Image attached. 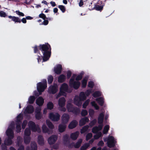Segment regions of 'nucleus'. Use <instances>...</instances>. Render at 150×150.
<instances>
[{"label": "nucleus", "mask_w": 150, "mask_h": 150, "mask_svg": "<svg viewBox=\"0 0 150 150\" xmlns=\"http://www.w3.org/2000/svg\"><path fill=\"white\" fill-rule=\"evenodd\" d=\"M67 79H69L70 78L71 75L72 73L71 71L69 70L67 71Z\"/></svg>", "instance_id": "obj_59"}, {"label": "nucleus", "mask_w": 150, "mask_h": 150, "mask_svg": "<svg viewBox=\"0 0 150 150\" xmlns=\"http://www.w3.org/2000/svg\"><path fill=\"white\" fill-rule=\"evenodd\" d=\"M46 124L48 127L51 129H53L54 126L52 122L49 120H46Z\"/></svg>", "instance_id": "obj_36"}, {"label": "nucleus", "mask_w": 150, "mask_h": 150, "mask_svg": "<svg viewBox=\"0 0 150 150\" xmlns=\"http://www.w3.org/2000/svg\"><path fill=\"white\" fill-rule=\"evenodd\" d=\"M69 119V115L67 113L64 114L62 117V123L66 124L68 122Z\"/></svg>", "instance_id": "obj_12"}, {"label": "nucleus", "mask_w": 150, "mask_h": 150, "mask_svg": "<svg viewBox=\"0 0 150 150\" xmlns=\"http://www.w3.org/2000/svg\"><path fill=\"white\" fill-rule=\"evenodd\" d=\"M47 87V80L46 79H44L42 82H40L37 84V89L40 94H41Z\"/></svg>", "instance_id": "obj_2"}, {"label": "nucleus", "mask_w": 150, "mask_h": 150, "mask_svg": "<svg viewBox=\"0 0 150 150\" xmlns=\"http://www.w3.org/2000/svg\"><path fill=\"white\" fill-rule=\"evenodd\" d=\"M101 93L99 91H96L93 94V96L94 98H96L101 96Z\"/></svg>", "instance_id": "obj_46"}, {"label": "nucleus", "mask_w": 150, "mask_h": 150, "mask_svg": "<svg viewBox=\"0 0 150 150\" xmlns=\"http://www.w3.org/2000/svg\"><path fill=\"white\" fill-rule=\"evenodd\" d=\"M78 124V122L76 120H73L69 124L68 127L70 129H73L76 127Z\"/></svg>", "instance_id": "obj_17"}, {"label": "nucleus", "mask_w": 150, "mask_h": 150, "mask_svg": "<svg viewBox=\"0 0 150 150\" xmlns=\"http://www.w3.org/2000/svg\"><path fill=\"white\" fill-rule=\"evenodd\" d=\"M89 127V126L88 125H86L83 126L81 129L80 133L82 134L84 133L87 131Z\"/></svg>", "instance_id": "obj_32"}, {"label": "nucleus", "mask_w": 150, "mask_h": 150, "mask_svg": "<svg viewBox=\"0 0 150 150\" xmlns=\"http://www.w3.org/2000/svg\"><path fill=\"white\" fill-rule=\"evenodd\" d=\"M30 147L31 148V150H37V145L35 143H31Z\"/></svg>", "instance_id": "obj_42"}, {"label": "nucleus", "mask_w": 150, "mask_h": 150, "mask_svg": "<svg viewBox=\"0 0 150 150\" xmlns=\"http://www.w3.org/2000/svg\"><path fill=\"white\" fill-rule=\"evenodd\" d=\"M68 89V86L67 84L66 83H63L61 86L60 91L57 96L59 97L62 95H63V94L65 93V92H67Z\"/></svg>", "instance_id": "obj_4"}, {"label": "nucleus", "mask_w": 150, "mask_h": 150, "mask_svg": "<svg viewBox=\"0 0 150 150\" xmlns=\"http://www.w3.org/2000/svg\"><path fill=\"white\" fill-rule=\"evenodd\" d=\"M81 114L82 116H85L88 114V112L86 110H83L81 111Z\"/></svg>", "instance_id": "obj_55"}, {"label": "nucleus", "mask_w": 150, "mask_h": 150, "mask_svg": "<svg viewBox=\"0 0 150 150\" xmlns=\"http://www.w3.org/2000/svg\"><path fill=\"white\" fill-rule=\"evenodd\" d=\"M42 132L44 133H47L49 130L45 124H43L42 126Z\"/></svg>", "instance_id": "obj_43"}, {"label": "nucleus", "mask_w": 150, "mask_h": 150, "mask_svg": "<svg viewBox=\"0 0 150 150\" xmlns=\"http://www.w3.org/2000/svg\"><path fill=\"white\" fill-rule=\"evenodd\" d=\"M6 134L8 137H11V138H13L14 134L12 129L8 128L7 129L6 131Z\"/></svg>", "instance_id": "obj_18"}, {"label": "nucleus", "mask_w": 150, "mask_h": 150, "mask_svg": "<svg viewBox=\"0 0 150 150\" xmlns=\"http://www.w3.org/2000/svg\"><path fill=\"white\" fill-rule=\"evenodd\" d=\"M6 13L3 11H0V16L1 17H5L6 16Z\"/></svg>", "instance_id": "obj_60"}, {"label": "nucleus", "mask_w": 150, "mask_h": 150, "mask_svg": "<svg viewBox=\"0 0 150 150\" xmlns=\"http://www.w3.org/2000/svg\"><path fill=\"white\" fill-rule=\"evenodd\" d=\"M47 107L48 109L51 110L53 108L54 104L52 102H49L47 103Z\"/></svg>", "instance_id": "obj_39"}, {"label": "nucleus", "mask_w": 150, "mask_h": 150, "mask_svg": "<svg viewBox=\"0 0 150 150\" xmlns=\"http://www.w3.org/2000/svg\"><path fill=\"white\" fill-rule=\"evenodd\" d=\"M42 117V115L41 113H35V117L37 120H40Z\"/></svg>", "instance_id": "obj_51"}, {"label": "nucleus", "mask_w": 150, "mask_h": 150, "mask_svg": "<svg viewBox=\"0 0 150 150\" xmlns=\"http://www.w3.org/2000/svg\"><path fill=\"white\" fill-rule=\"evenodd\" d=\"M80 110L79 108L77 107H74L73 109V111H71V112L76 115H77L80 113Z\"/></svg>", "instance_id": "obj_37"}, {"label": "nucleus", "mask_w": 150, "mask_h": 150, "mask_svg": "<svg viewBox=\"0 0 150 150\" xmlns=\"http://www.w3.org/2000/svg\"><path fill=\"white\" fill-rule=\"evenodd\" d=\"M34 52L36 53L39 52L40 50L43 53V62H46L48 60L51 55V48L50 45L48 43L45 44H40L38 46L35 45L34 47Z\"/></svg>", "instance_id": "obj_1"}, {"label": "nucleus", "mask_w": 150, "mask_h": 150, "mask_svg": "<svg viewBox=\"0 0 150 150\" xmlns=\"http://www.w3.org/2000/svg\"><path fill=\"white\" fill-rule=\"evenodd\" d=\"M44 102V99L42 97H39L36 101V104L39 106H42Z\"/></svg>", "instance_id": "obj_19"}, {"label": "nucleus", "mask_w": 150, "mask_h": 150, "mask_svg": "<svg viewBox=\"0 0 150 150\" xmlns=\"http://www.w3.org/2000/svg\"><path fill=\"white\" fill-rule=\"evenodd\" d=\"M96 122L97 120L96 119H94L90 122L89 125L90 126L92 127L96 124Z\"/></svg>", "instance_id": "obj_57"}, {"label": "nucleus", "mask_w": 150, "mask_h": 150, "mask_svg": "<svg viewBox=\"0 0 150 150\" xmlns=\"http://www.w3.org/2000/svg\"><path fill=\"white\" fill-rule=\"evenodd\" d=\"M65 124L62 123L59 125L58 130L60 132L62 133L65 130L66 128V125Z\"/></svg>", "instance_id": "obj_20"}, {"label": "nucleus", "mask_w": 150, "mask_h": 150, "mask_svg": "<svg viewBox=\"0 0 150 150\" xmlns=\"http://www.w3.org/2000/svg\"><path fill=\"white\" fill-rule=\"evenodd\" d=\"M74 107L73 105L71 103H68L67 105V108L69 112H71L72 111Z\"/></svg>", "instance_id": "obj_27"}, {"label": "nucleus", "mask_w": 150, "mask_h": 150, "mask_svg": "<svg viewBox=\"0 0 150 150\" xmlns=\"http://www.w3.org/2000/svg\"><path fill=\"white\" fill-rule=\"evenodd\" d=\"M78 97L82 101L85 100L86 99V96L85 93L83 92H81L80 93L79 96Z\"/></svg>", "instance_id": "obj_29"}, {"label": "nucleus", "mask_w": 150, "mask_h": 150, "mask_svg": "<svg viewBox=\"0 0 150 150\" xmlns=\"http://www.w3.org/2000/svg\"><path fill=\"white\" fill-rule=\"evenodd\" d=\"M28 125L33 132H35L37 131L38 127L36 126L35 123L31 121H29Z\"/></svg>", "instance_id": "obj_9"}, {"label": "nucleus", "mask_w": 150, "mask_h": 150, "mask_svg": "<svg viewBox=\"0 0 150 150\" xmlns=\"http://www.w3.org/2000/svg\"><path fill=\"white\" fill-rule=\"evenodd\" d=\"M58 90V85L57 84L54 83L49 87L48 91L49 93L54 94L57 92Z\"/></svg>", "instance_id": "obj_5"}, {"label": "nucleus", "mask_w": 150, "mask_h": 150, "mask_svg": "<svg viewBox=\"0 0 150 150\" xmlns=\"http://www.w3.org/2000/svg\"><path fill=\"white\" fill-rule=\"evenodd\" d=\"M115 144L114 137L112 136L109 137L107 142V145L109 148L114 147Z\"/></svg>", "instance_id": "obj_7"}, {"label": "nucleus", "mask_w": 150, "mask_h": 150, "mask_svg": "<svg viewBox=\"0 0 150 150\" xmlns=\"http://www.w3.org/2000/svg\"><path fill=\"white\" fill-rule=\"evenodd\" d=\"M23 118V115L22 114L20 113L17 117V120L16 122L21 123V120Z\"/></svg>", "instance_id": "obj_35"}, {"label": "nucleus", "mask_w": 150, "mask_h": 150, "mask_svg": "<svg viewBox=\"0 0 150 150\" xmlns=\"http://www.w3.org/2000/svg\"><path fill=\"white\" fill-rule=\"evenodd\" d=\"M104 143L102 140L100 141L97 144L98 146H102L104 145Z\"/></svg>", "instance_id": "obj_63"}, {"label": "nucleus", "mask_w": 150, "mask_h": 150, "mask_svg": "<svg viewBox=\"0 0 150 150\" xmlns=\"http://www.w3.org/2000/svg\"><path fill=\"white\" fill-rule=\"evenodd\" d=\"M24 134L25 136H29L31 134L30 129L28 128H26L25 130Z\"/></svg>", "instance_id": "obj_41"}, {"label": "nucleus", "mask_w": 150, "mask_h": 150, "mask_svg": "<svg viewBox=\"0 0 150 150\" xmlns=\"http://www.w3.org/2000/svg\"><path fill=\"white\" fill-rule=\"evenodd\" d=\"M89 146V143H86L81 146L80 150H86Z\"/></svg>", "instance_id": "obj_33"}, {"label": "nucleus", "mask_w": 150, "mask_h": 150, "mask_svg": "<svg viewBox=\"0 0 150 150\" xmlns=\"http://www.w3.org/2000/svg\"><path fill=\"white\" fill-rule=\"evenodd\" d=\"M81 85L80 82L79 81H75L74 78H71L69 81V86L75 89H78Z\"/></svg>", "instance_id": "obj_3"}, {"label": "nucleus", "mask_w": 150, "mask_h": 150, "mask_svg": "<svg viewBox=\"0 0 150 150\" xmlns=\"http://www.w3.org/2000/svg\"><path fill=\"white\" fill-rule=\"evenodd\" d=\"M89 102L90 100L89 99L85 101L83 105V108H86L87 106L88 105Z\"/></svg>", "instance_id": "obj_48"}, {"label": "nucleus", "mask_w": 150, "mask_h": 150, "mask_svg": "<svg viewBox=\"0 0 150 150\" xmlns=\"http://www.w3.org/2000/svg\"><path fill=\"white\" fill-rule=\"evenodd\" d=\"M82 142V139H79L75 144L74 143L75 148L77 149L79 148L81 146Z\"/></svg>", "instance_id": "obj_31"}, {"label": "nucleus", "mask_w": 150, "mask_h": 150, "mask_svg": "<svg viewBox=\"0 0 150 150\" xmlns=\"http://www.w3.org/2000/svg\"><path fill=\"white\" fill-rule=\"evenodd\" d=\"M109 125H106L104 127L103 130V133L104 134H106L108 132L109 130Z\"/></svg>", "instance_id": "obj_47"}, {"label": "nucleus", "mask_w": 150, "mask_h": 150, "mask_svg": "<svg viewBox=\"0 0 150 150\" xmlns=\"http://www.w3.org/2000/svg\"><path fill=\"white\" fill-rule=\"evenodd\" d=\"M68 147L70 148H72L73 147L75 148L74 143L73 142L71 143H69L68 145Z\"/></svg>", "instance_id": "obj_64"}, {"label": "nucleus", "mask_w": 150, "mask_h": 150, "mask_svg": "<svg viewBox=\"0 0 150 150\" xmlns=\"http://www.w3.org/2000/svg\"><path fill=\"white\" fill-rule=\"evenodd\" d=\"M66 100L64 97L60 98L58 100V104L59 107H64L65 104Z\"/></svg>", "instance_id": "obj_16"}, {"label": "nucleus", "mask_w": 150, "mask_h": 150, "mask_svg": "<svg viewBox=\"0 0 150 150\" xmlns=\"http://www.w3.org/2000/svg\"><path fill=\"white\" fill-rule=\"evenodd\" d=\"M53 77L51 75H50L48 77L47 81L48 84H51L53 80Z\"/></svg>", "instance_id": "obj_45"}, {"label": "nucleus", "mask_w": 150, "mask_h": 150, "mask_svg": "<svg viewBox=\"0 0 150 150\" xmlns=\"http://www.w3.org/2000/svg\"><path fill=\"white\" fill-rule=\"evenodd\" d=\"M66 77L65 75L62 74L60 75L58 77V81L59 83H62L63 82L66 80Z\"/></svg>", "instance_id": "obj_25"}, {"label": "nucleus", "mask_w": 150, "mask_h": 150, "mask_svg": "<svg viewBox=\"0 0 150 150\" xmlns=\"http://www.w3.org/2000/svg\"><path fill=\"white\" fill-rule=\"evenodd\" d=\"M38 144L40 145H43L44 144V139L42 136L40 135L38 136Z\"/></svg>", "instance_id": "obj_23"}, {"label": "nucleus", "mask_w": 150, "mask_h": 150, "mask_svg": "<svg viewBox=\"0 0 150 150\" xmlns=\"http://www.w3.org/2000/svg\"><path fill=\"white\" fill-rule=\"evenodd\" d=\"M82 101L77 96H76L74 99V104L78 107H80L82 105L81 101Z\"/></svg>", "instance_id": "obj_11"}, {"label": "nucleus", "mask_w": 150, "mask_h": 150, "mask_svg": "<svg viewBox=\"0 0 150 150\" xmlns=\"http://www.w3.org/2000/svg\"><path fill=\"white\" fill-rule=\"evenodd\" d=\"M30 138L29 136L25 137H24V142L26 144H29L30 142Z\"/></svg>", "instance_id": "obj_44"}, {"label": "nucleus", "mask_w": 150, "mask_h": 150, "mask_svg": "<svg viewBox=\"0 0 150 150\" xmlns=\"http://www.w3.org/2000/svg\"><path fill=\"white\" fill-rule=\"evenodd\" d=\"M27 123V121L26 120H25L23 121L22 125V127L23 129L25 128Z\"/></svg>", "instance_id": "obj_58"}, {"label": "nucleus", "mask_w": 150, "mask_h": 150, "mask_svg": "<svg viewBox=\"0 0 150 150\" xmlns=\"http://www.w3.org/2000/svg\"><path fill=\"white\" fill-rule=\"evenodd\" d=\"M99 104L101 106L103 105L104 103V99L103 98L100 97L97 98L96 100Z\"/></svg>", "instance_id": "obj_28"}, {"label": "nucleus", "mask_w": 150, "mask_h": 150, "mask_svg": "<svg viewBox=\"0 0 150 150\" xmlns=\"http://www.w3.org/2000/svg\"><path fill=\"white\" fill-rule=\"evenodd\" d=\"M94 84V82L92 81H90L88 82V87L90 88H93Z\"/></svg>", "instance_id": "obj_56"}, {"label": "nucleus", "mask_w": 150, "mask_h": 150, "mask_svg": "<svg viewBox=\"0 0 150 150\" xmlns=\"http://www.w3.org/2000/svg\"><path fill=\"white\" fill-rule=\"evenodd\" d=\"M13 138H11V137H8V138L5 139L4 142L5 144L7 146H10L12 144L13 141L12 139Z\"/></svg>", "instance_id": "obj_24"}, {"label": "nucleus", "mask_w": 150, "mask_h": 150, "mask_svg": "<svg viewBox=\"0 0 150 150\" xmlns=\"http://www.w3.org/2000/svg\"><path fill=\"white\" fill-rule=\"evenodd\" d=\"M104 115L103 113L100 114L98 118V123L99 124H103V121Z\"/></svg>", "instance_id": "obj_22"}, {"label": "nucleus", "mask_w": 150, "mask_h": 150, "mask_svg": "<svg viewBox=\"0 0 150 150\" xmlns=\"http://www.w3.org/2000/svg\"><path fill=\"white\" fill-rule=\"evenodd\" d=\"M63 141L64 144H66L67 143L69 142V139L68 134H66L63 136Z\"/></svg>", "instance_id": "obj_26"}, {"label": "nucleus", "mask_w": 150, "mask_h": 150, "mask_svg": "<svg viewBox=\"0 0 150 150\" xmlns=\"http://www.w3.org/2000/svg\"><path fill=\"white\" fill-rule=\"evenodd\" d=\"M98 131H99V130L97 126L94 127L92 130V132L93 133H96Z\"/></svg>", "instance_id": "obj_54"}, {"label": "nucleus", "mask_w": 150, "mask_h": 150, "mask_svg": "<svg viewBox=\"0 0 150 150\" xmlns=\"http://www.w3.org/2000/svg\"><path fill=\"white\" fill-rule=\"evenodd\" d=\"M35 99V98L34 96H30L28 98V103L30 104H33L34 103Z\"/></svg>", "instance_id": "obj_34"}, {"label": "nucleus", "mask_w": 150, "mask_h": 150, "mask_svg": "<svg viewBox=\"0 0 150 150\" xmlns=\"http://www.w3.org/2000/svg\"><path fill=\"white\" fill-rule=\"evenodd\" d=\"M60 115L57 112L55 114L53 112H51L49 115V117L50 119L54 121H57L60 119Z\"/></svg>", "instance_id": "obj_6"}, {"label": "nucleus", "mask_w": 150, "mask_h": 150, "mask_svg": "<svg viewBox=\"0 0 150 150\" xmlns=\"http://www.w3.org/2000/svg\"><path fill=\"white\" fill-rule=\"evenodd\" d=\"M57 139V136L55 135H53L48 138V142L50 144H52L56 142Z\"/></svg>", "instance_id": "obj_10"}, {"label": "nucleus", "mask_w": 150, "mask_h": 150, "mask_svg": "<svg viewBox=\"0 0 150 150\" xmlns=\"http://www.w3.org/2000/svg\"><path fill=\"white\" fill-rule=\"evenodd\" d=\"M16 12L17 15L21 16H24L25 15L23 13L20 11H16Z\"/></svg>", "instance_id": "obj_62"}, {"label": "nucleus", "mask_w": 150, "mask_h": 150, "mask_svg": "<svg viewBox=\"0 0 150 150\" xmlns=\"http://www.w3.org/2000/svg\"><path fill=\"white\" fill-rule=\"evenodd\" d=\"M84 93L86 97H88L92 93V90L91 89H88Z\"/></svg>", "instance_id": "obj_50"}, {"label": "nucleus", "mask_w": 150, "mask_h": 150, "mask_svg": "<svg viewBox=\"0 0 150 150\" xmlns=\"http://www.w3.org/2000/svg\"><path fill=\"white\" fill-rule=\"evenodd\" d=\"M89 121L88 118L87 117H84L81 118L79 121V125L82 126L84 125L86 122H88Z\"/></svg>", "instance_id": "obj_15"}, {"label": "nucleus", "mask_w": 150, "mask_h": 150, "mask_svg": "<svg viewBox=\"0 0 150 150\" xmlns=\"http://www.w3.org/2000/svg\"><path fill=\"white\" fill-rule=\"evenodd\" d=\"M39 16L40 18H42L43 20L46 19V15L43 13L40 14Z\"/></svg>", "instance_id": "obj_61"}, {"label": "nucleus", "mask_w": 150, "mask_h": 150, "mask_svg": "<svg viewBox=\"0 0 150 150\" xmlns=\"http://www.w3.org/2000/svg\"><path fill=\"white\" fill-rule=\"evenodd\" d=\"M62 67L61 64H59L57 65L54 68V72L57 74H60L62 71Z\"/></svg>", "instance_id": "obj_14"}, {"label": "nucleus", "mask_w": 150, "mask_h": 150, "mask_svg": "<svg viewBox=\"0 0 150 150\" xmlns=\"http://www.w3.org/2000/svg\"><path fill=\"white\" fill-rule=\"evenodd\" d=\"M16 132L17 133H19L21 131V127L20 125V123L19 122H16Z\"/></svg>", "instance_id": "obj_38"}, {"label": "nucleus", "mask_w": 150, "mask_h": 150, "mask_svg": "<svg viewBox=\"0 0 150 150\" xmlns=\"http://www.w3.org/2000/svg\"><path fill=\"white\" fill-rule=\"evenodd\" d=\"M79 133L78 131H76L74 133H72L70 135L71 138L73 140H76L78 138Z\"/></svg>", "instance_id": "obj_21"}, {"label": "nucleus", "mask_w": 150, "mask_h": 150, "mask_svg": "<svg viewBox=\"0 0 150 150\" xmlns=\"http://www.w3.org/2000/svg\"><path fill=\"white\" fill-rule=\"evenodd\" d=\"M58 7L63 13H64L65 11L66 8L64 6L62 5H59L58 6Z\"/></svg>", "instance_id": "obj_52"}, {"label": "nucleus", "mask_w": 150, "mask_h": 150, "mask_svg": "<svg viewBox=\"0 0 150 150\" xmlns=\"http://www.w3.org/2000/svg\"><path fill=\"white\" fill-rule=\"evenodd\" d=\"M84 73L83 72H81L79 75H78L76 78V80L77 81L80 80L82 78L83 75Z\"/></svg>", "instance_id": "obj_40"}, {"label": "nucleus", "mask_w": 150, "mask_h": 150, "mask_svg": "<svg viewBox=\"0 0 150 150\" xmlns=\"http://www.w3.org/2000/svg\"><path fill=\"white\" fill-rule=\"evenodd\" d=\"M12 21H14L15 23H20L21 22V19L18 17L14 16L13 18Z\"/></svg>", "instance_id": "obj_49"}, {"label": "nucleus", "mask_w": 150, "mask_h": 150, "mask_svg": "<svg viewBox=\"0 0 150 150\" xmlns=\"http://www.w3.org/2000/svg\"><path fill=\"white\" fill-rule=\"evenodd\" d=\"M93 136L92 134L91 133H88L86 136V140L88 141Z\"/></svg>", "instance_id": "obj_53"}, {"label": "nucleus", "mask_w": 150, "mask_h": 150, "mask_svg": "<svg viewBox=\"0 0 150 150\" xmlns=\"http://www.w3.org/2000/svg\"><path fill=\"white\" fill-rule=\"evenodd\" d=\"M34 111V107L31 105H28L25 110V112L28 114H31Z\"/></svg>", "instance_id": "obj_13"}, {"label": "nucleus", "mask_w": 150, "mask_h": 150, "mask_svg": "<svg viewBox=\"0 0 150 150\" xmlns=\"http://www.w3.org/2000/svg\"><path fill=\"white\" fill-rule=\"evenodd\" d=\"M97 5H95V9L98 11H102L103 8V6H105V3L103 2L100 0H99L97 3Z\"/></svg>", "instance_id": "obj_8"}, {"label": "nucleus", "mask_w": 150, "mask_h": 150, "mask_svg": "<svg viewBox=\"0 0 150 150\" xmlns=\"http://www.w3.org/2000/svg\"><path fill=\"white\" fill-rule=\"evenodd\" d=\"M88 78L84 77L82 81V87L83 88H85L86 86L87 81L88 80Z\"/></svg>", "instance_id": "obj_30"}]
</instances>
